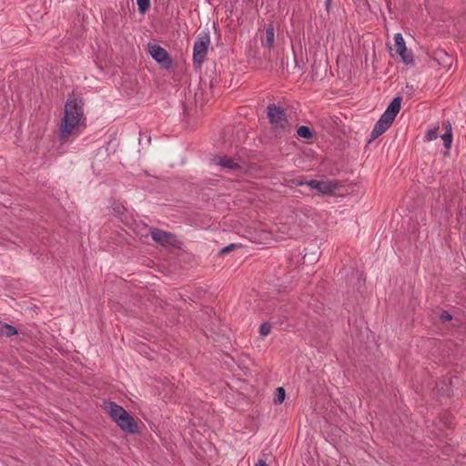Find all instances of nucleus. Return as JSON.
<instances>
[{
  "mask_svg": "<svg viewBox=\"0 0 466 466\" xmlns=\"http://www.w3.org/2000/svg\"><path fill=\"white\" fill-rule=\"evenodd\" d=\"M85 127L84 101L70 95L65 105V116L60 125V138L65 142L70 136L80 133Z\"/></svg>",
  "mask_w": 466,
  "mask_h": 466,
  "instance_id": "f257e3e1",
  "label": "nucleus"
},
{
  "mask_svg": "<svg viewBox=\"0 0 466 466\" xmlns=\"http://www.w3.org/2000/svg\"><path fill=\"white\" fill-rule=\"evenodd\" d=\"M107 408L111 419L123 431L129 434L138 432L137 421L122 406L111 401Z\"/></svg>",
  "mask_w": 466,
  "mask_h": 466,
  "instance_id": "f03ea898",
  "label": "nucleus"
},
{
  "mask_svg": "<svg viewBox=\"0 0 466 466\" xmlns=\"http://www.w3.org/2000/svg\"><path fill=\"white\" fill-rule=\"evenodd\" d=\"M209 45V32L201 31L198 35L193 46V65L195 66V67H201V66L205 62Z\"/></svg>",
  "mask_w": 466,
  "mask_h": 466,
  "instance_id": "7ed1b4c3",
  "label": "nucleus"
},
{
  "mask_svg": "<svg viewBox=\"0 0 466 466\" xmlns=\"http://www.w3.org/2000/svg\"><path fill=\"white\" fill-rule=\"evenodd\" d=\"M267 115L272 128L276 133L288 130L289 125L285 110L275 104H269L267 107Z\"/></svg>",
  "mask_w": 466,
  "mask_h": 466,
  "instance_id": "20e7f679",
  "label": "nucleus"
},
{
  "mask_svg": "<svg viewBox=\"0 0 466 466\" xmlns=\"http://www.w3.org/2000/svg\"><path fill=\"white\" fill-rule=\"evenodd\" d=\"M150 236L154 241L163 247H178L179 241L173 233L159 228H150Z\"/></svg>",
  "mask_w": 466,
  "mask_h": 466,
  "instance_id": "39448f33",
  "label": "nucleus"
},
{
  "mask_svg": "<svg viewBox=\"0 0 466 466\" xmlns=\"http://www.w3.org/2000/svg\"><path fill=\"white\" fill-rule=\"evenodd\" d=\"M149 54L163 68L169 69L173 61L167 51L157 45H148Z\"/></svg>",
  "mask_w": 466,
  "mask_h": 466,
  "instance_id": "423d86ee",
  "label": "nucleus"
},
{
  "mask_svg": "<svg viewBox=\"0 0 466 466\" xmlns=\"http://www.w3.org/2000/svg\"><path fill=\"white\" fill-rule=\"evenodd\" d=\"M339 182L336 180L319 181L316 179L309 180L307 186L315 189L323 196L331 195L339 187Z\"/></svg>",
  "mask_w": 466,
  "mask_h": 466,
  "instance_id": "0eeeda50",
  "label": "nucleus"
},
{
  "mask_svg": "<svg viewBox=\"0 0 466 466\" xmlns=\"http://www.w3.org/2000/svg\"><path fill=\"white\" fill-rule=\"evenodd\" d=\"M395 117H393L390 114H388L386 111L380 116V119L376 122L371 133V139H376L380 135H382L386 130L390 127Z\"/></svg>",
  "mask_w": 466,
  "mask_h": 466,
  "instance_id": "6e6552de",
  "label": "nucleus"
},
{
  "mask_svg": "<svg viewBox=\"0 0 466 466\" xmlns=\"http://www.w3.org/2000/svg\"><path fill=\"white\" fill-rule=\"evenodd\" d=\"M396 52L400 56L406 65H413L414 59L410 52L407 50L404 38L400 33L394 35Z\"/></svg>",
  "mask_w": 466,
  "mask_h": 466,
  "instance_id": "1a4fd4ad",
  "label": "nucleus"
},
{
  "mask_svg": "<svg viewBox=\"0 0 466 466\" xmlns=\"http://www.w3.org/2000/svg\"><path fill=\"white\" fill-rule=\"evenodd\" d=\"M217 165L221 166L228 170H240L241 166L237 163L233 158L228 157H222L217 162Z\"/></svg>",
  "mask_w": 466,
  "mask_h": 466,
  "instance_id": "9d476101",
  "label": "nucleus"
},
{
  "mask_svg": "<svg viewBox=\"0 0 466 466\" xmlns=\"http://www.w3.org/2000/svg\"><path fill=\"white\" fill-rule=\"evenodd\" d=\"M401 97L397 96L388 106L385 110L388 114H390L393 117H396L400 110Z\"/></svg>",
  "mask_w": 466,
  "mask_h": 466,
  "instance_id": "9b49d317",
  "label": "nucleus"
},
{
  "mask_svg": "<svg viewBox=\"0 0 466 466\" xmlns=\"http://www.w3.org/2000/svg\"><path fill=\"white\" fill-rule=\"evenodd\" d=\"M275 39V28L272 23H269L266 26V41L263 45L268 48H271L274 46Z\"/></svg>",
  "mask_w": 466,
  "mask_h": 466,
  "instance_id": "f8f14e48",
  "label": "nucleus"
},
{
  "mask_svg": "<svg viewBox=\"0 0 466 466\" xmlns=\"http://www.w3.org/2000/svg\"><path fill=\"white\" fill-rule=\"evenodd\" d=\"M17 334V329L13 325L0 321V336L12 337Z\"/></svg>",
  "mask_w": 466,
  "mask_h": 466,
  "instance_id": "ddd939ff",
  "label": "nucleus"
},
{
  "mask_svg": "<svg viewBox=\"0 0 466 466\" xmlns=\"http://www.w3.org/2000/svg\"><path fill=\"white\" fill-rule=\"evenodd\" d=\"M297 134L305 139H310L314 136L313 131L308 126H299L297 129Z\"/></svg>",
  "mask_w": 466,
  "mask_h": 466,
  "instance_id": "4468645a",
  "label": "nucleus"
},
{
  "mask_svg": "<svg viewBox=\"0 0 466 466\" xmlns=\"http://www.w3.org/2000/svg\"><path fill=\"white\" fill-rule=\"evenodd\" d=\"M441 138L444 143V147L446 148H449L452 142V134H451V125L448 124V129L447 131L441 136Z\"/></svg>",
  "mask_w": 466,
  "mask_h": 466,
  "instance_id": "2eb2a0df",
  "label": "nucleus"
},
{
  "mask_svg": "<svg viewBox=\"0 0 466 466\" xmlns=\"http://www.w3.org/2000/svg\"><path fill=\"white\" fill-rule=\"evenodd\" d=\"M286 397V391L284 388L279 387L276 389V393L274 397V403L275 404H281Z\"/></svg>",
  "mask_w": 466,
  "mask_h": 466,
  "instance_id": "dca6fc26",
  "label": "nucleus"
},
{
  "mask_svg": "<svg viewBox=\"0 0 466 466\" xmlns=\"http://www.w3.org/2000/svg\"><path fill=\"white\" fill-rule=\"evenodd\" d=\"M137 4L138 6V11L141 14H145L150 6V0H137Z\"/></svg>",
  "mask_w": 466,
  "mask_h": 466,
  "instance_id": "f3484780",
  "label": "nucleus"
},
{
  "mask_svg": "<svg viewBox=\"0 0 466 466\" xmlns=\"http://www.w3.org/2000/svg\"><path fill=\"white\" fill-rule=\"evenodd\" d=\"M271 325L268 322H264L259 327V333L262 337H266L270 333Z\"/></svg>",
  "mask_w": 466,
  "mask_h": 466,
  "instance_id": "a211bd4d",
  "label": "nucleus"
},
{
  "mask_svg": "<svg viewBox=\"0 0 466 466\" xmlns=\"http://www.w3.org/2000/svg\"><path fill=\"white\" fill-rule=\"evenodd\" d=\"M438 130H439V127H433L430 130L427 131L426 133V139L428 141H431V140H434L438 137Z\"/></svg>",
  "mask_w": 466,
  "mask_h": 466,
  "instance_id": "6ab92c4d",
  "label": "nucleus"
},
{
  "mask_svg": "<svg viewBox=\"0 0 466 466\" xmlns=\"http://www.w3.org/2000/svg\"><path fill=\"white\" fill-rule=\"evenodd\" d=\"M238 246L237 244H229L228 246L223 248L221 250H220V254H226L233 249H235L236 248H238Z\"/></svg>",
  "mask_w": 466,
  "mask_h": 466,
  "instance_id": "aec40b11",
  "label": "nucleus"
},
{
  "mask_svg": "<svg viewBox=\"0 0 466 466\" xmlns=\"http://www.w3.org/2000/svg\"><path fill=\"white\" fill-rule=\"evenodd\" d=\"M451 315L448 312V311H442V313L441 314V319L442 321H447V320H451Z\"/></svg>",
  "mask_w": 466,
  "mask_h": 466,
  "instance_id": "412c9836",
  "label": "nucleus"
},
{
  "mask_svg": "<svg viewBox=\"0 0 466 466\" xmlns=\"http://www.w3.org/2000/svg\"><path fill=\"white\" fill-rule=\"evenodd\" d=\"M307 180H302V179H295L293 181V183L296 185V186H304V185H307Z\"/></svg>",
  "mask_w": 466,
  "mask_h": 466,
  "instance_id": "4be33fe9",
  "label": "nucleus"
},
{
  "mask_svg": "<svg viewBox=\"0 0 466 466\" xmlns=\"http://www.w3.org/2000/svg\"><path fill=\"white\" fill-rule=\"evenodd\" d=\"M255 466H268L264 460H259Z\"/></svg>",
  "mask_w": 466,
  "mask_h": 466,
  "instance_id": "5701e85b",
  "label": "nucleus"
},
{
  "mask_svg": "<svg viewBox=\"0 0 466 466\" xmlns=\"http://www.w3.org/2000/svg\"><path fill=\"white\" fill-rule=\"evenodd\" d=\"M331 0H326V9L329 10L330 7Z\"/></svg>",
  "mask_w": 466,
  "mask_h": 466,
  "instance_id": "b1692460",
  "label": "nucleus"
}]
</instances>
